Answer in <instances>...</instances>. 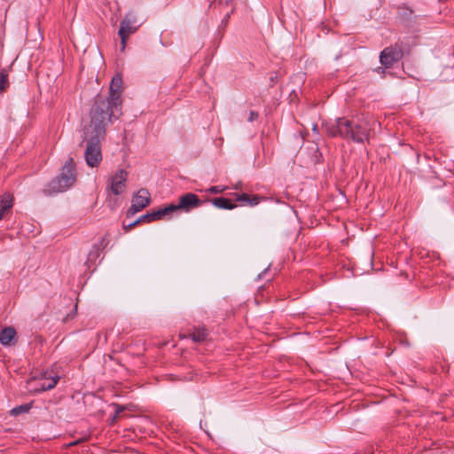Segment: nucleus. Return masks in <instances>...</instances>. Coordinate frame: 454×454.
<instances>
[{"label":"nucleus","mask_w":454,"mask_h":454,"mask_svg":"<svg viewBox=\"0 0 454 454\" xmlns=\"http://www.w3.org/2000/svg\"><path fill=\"white\" fill-rule=\"evenodd\" d=\"M16 331L13 327H5L0 332V342L4 346L13 345L16 341Z\"/></svg>","instance_id":"9b49d317"},{"label":"nucleus","mask_w":454,"mask_h":454,"mask_svg":"<svg viewBox=\"0 0 454 454\" xmlns=\"http://www.w3.org/2000/svg\"><path fill=\"white\" fill-rule=\"evenodd\" d=\"M403 58V51L398 45L385 48L380 55V61L386 68L391 67Z\"/></svg>","instance_id":"6e6552de"},{"label":"nucleus","mask_w":454,"mask_h":454,"mask_svg":"<svg viewBox=\"0 0 454 454\" xmlns=\"http://www.w3.org/2000/svg\"><path fill=\"white\" fill-rule=\"evenodd\" d=\"M369 129V124L366 121L356 123L346 118H338L324 124V129L328 136H340L357 143H363L368 138Z\"/></svg>","instance_id":"7ed1b4c3"},{"label":"nucleus","mask_w":454,"mask_h":454,"mask_svg":"<svg viewBox=\"0 0 454 454\" xmlns=\"http://www.w3.org/2000/svg\"><path fill=\"white\" fill-rule=\"evenodd\" d=\"M233 0H219V3L221 4H225V5H229L232 3Z\"/></svg>","instance_id":"4be33fe9"},{"label":"nucleus","mask_w":454,"mask_h":454,"mask_svg":"<svg viewBox=\"0 0 454 454\" xmlns=\"http://www.w3.org/2000/svg\"><path fill=\"white\" fill-rule=\"evenodd\" d=\"M137 19L136 16L133 13H129L125 16V18L121 20L120 28L118 31V34L121 37V51H123L126 47V43L129 38V36L135 33L137 29V27L136 25Z\"/></svg>","instance_id":"423d86ee"},{"label":"nucleus","mask_w":454,"mask_h":454,"mask_svg":"<svg viewBox=\"0 0 454 454\" xmlns=\"http://www.w3.org/2000/svg\"><path fill=\"white\" fill-rule=\"evenodd\" d=\"M5 213H7V212L3 210L2 208H0V220H2V218L4 216Z\"/></svg>","instance_id":"b1692460"},{"label":"nucleus","mask_w":454,"mask_h":454,"mask_svg":"<svg viewBox=\"0 0 454 454\" xmlns=\"http://www.w3.org/2000/svg\"><path fill=\"white\" fill-rule=\"evenodd\" d=\"M8 86V74L4 69H2L0 70V91L5 90Z\"/></svg>","instance_id":"f3484780"},{"label":"nucleus","mask_w":454,"mask_h":454,"mask_svg":"<svg viewBox=\"0 0 454 454\" xmlns=\"http://www.w3.org/2000/svg\"><path fill=\"white\" fill-rule=\"evenodd\" d=\"M30 409V405L29 404H23V405H20V406H17L15 408H13L12 411H11V414L13 415V416H17L20 413H23V412H27Z\"/></svg>","instance_id":"a211bd4d"},{"label":"nucleus","mask_w":454,"mask_h":454,"mask_svg":"<svg viewBox=\"0 0 454 454\" xmlns=\"http://www.w3.org/2000/svg\"><path fill=\"white\" fill-rule=\"evenodd\" d=\"M236 200L241 201V202H246L250 206H255L260 202L261 198L258 195H254V196L250 197L247 193H242V194H236Z\"/></svg>","instance_id":"ddd939ff"},{"label":"nucleus","mask_w":454,"mask_h":454,"mask_svg":"<svg viewBox=\"0 0 454 454\" xmlns=\"http://www.w3.org/2000/svg\"><path fill=\"white\" fill-rule=\"evenodd\" d=\"M207 191L210 193H222L224 191V188H221L220 186H212Z\"/></svg>","instance_id":"6ab92c4d"},{"label":"nucleus","mask_w":454,"mask_h":454,"mask_svg":"<svg viewBox=\"0 0 454 454\" xmlns=\"http://www.w3.org/2000/svg\"><path fill=\"white\" fill-rule=\"evenodd\" d=\"M151 196L147 189L142 188L133 196L132 204L127 212V216L134 215L150 205Z\"/></svg>","instance_id":"0eeeda50"},{"label":"nucleus","mask_w":454,"mask_h":454,"mask_svg":"<svg viewBox=\"0 0 454 454\" xmlns=\"http://www.w3.org/2000/svg\"><path fill=\"white\" fill-rule=\"evenodd\" d=\"M59 379V376L48 379L47 382H43L41 384L40 389H38L37 391H46L52 389L57 385Z\"/></svg>","instance_id":"dca6fc26"},{"label":"nucleus","mask_w":454,"mask_h":454,"mask_svg":"<svg viewBox=\"0 0 454 454\" xmlns=\"http://www.w3.org/2000/svg\"><path fill=\"white\" fill-rule=\"evenodd\" d=\"M378 69H379V70H381V72H382V73H384V70H383V68H381V67H379Z\"/></svg>","instance_id":"a878e982"},{"label":"nucleus","mask_w":454,"mask_h":454,"mask_svg":"<svg viewBox=\"0 0 454 454\" xmlns=\"http://www.w3.org/2000/svg\"><path fill=\"white\" fill-rule=\"evenodd\" d=\"M122 411H123L122 407H121L119 405H115V413L113 418V420H114Z\"/></svg>","instance_id":"412c9836"},{"label":"nucleus","mask_w":454,"mask_h":454,"mask_svg":"<svg viewBox=\"0 0 454 454\" xmlns=\"http://www.w3.org/2000/svg\"><path fill=\"white\" fill-rule=\"evenodd\" d=\"M257 118H258V113H256L254 111H251L249 113L248 121H254Z\"/></svg>","instance_id":"aec40b11"},{"label":"nucleus","mask_w":454,"mask_h":454,"mask_svg":"<svg viewBox=\"0 0 454 454\" xmlns=\"http://www.w3.org/2000/svg\"><path fill=\"white\" fill-rule=\"evenodd\" d=\"M201 205L202 201L199 199V197L194 193L189 192L181 196L177 204H170L162 209L164 211V215H168L177 210L189 212L191 209L198 207Z\"/></svg>","instance_id":"39448f33"},{"label":"nucleus","mask_w":454,"mask_h":454,"mask_svg":"<svg viewBox=\"0 0 454 454\" xmlns=\"http://www.w3.org/2000/svg\"><path fill=\"white\" fill-rule=\"evenodd\" d=\"M128 172L124 169L118 170L108 178V189L114 195L122 193L126 188Z\"/></svg>","instance_id":"1a4fd4ad"},{"label":"nucleus","mask_w":454,"mask_h":454,"mask_svg":"<svg viewBox=\"0 0 454 454\" xmlns=\"http://www.w3.org/2000/svg\"><path fill=\"white\" fill-rule=\"evenodd\" d=\"M107 244V241L106 240V239H102L101 241H100V246H102L103 247H105Z\"/></svg>","instance_id":"5701e85b"},{"label":"nucleus","mask_w":454,"mask_h":454,"mask_svg":"<svg viewBox=\"0 0 454 454\" xmlns=\"http://www.w3.org/2000/svg\"><path fill=\"white\" fill-rule=\"evenodd\" d=\"M163 216H165L164 211H163L162 208H160V209L153 211L151 213H147V214H145L144 215H141L135 222L129 223V226L126 227V228L128 230H129V229L135 227L136 225H137L138 223H140L142 222L150 223V222H153V221H156V220L161 219Z\"/></svg>","instance_id":"9d476101"},{"label":"nucleus","mask_w":454,"mask_h":454,"mask_svg":"<svg viewBox=\"0 0 454 454\" xmlns=\"http://www.w3.org/2000/svg\"><path fill=\"white\" fill-rule=\"evenodd\" d=\"M13 206V197L10 193H4L0 197V208L8 212Z\"/></svg>","instance_id":"4468645a"},{"label":"nucleus","mask_w":454,"mask_h":454,"mask_svg":"<svg viewBox=\"0 0 454 454\" xmlns=\"http://www.w3.org/2000/svg\"><path fill=\"white\" fill-rule=\"evenodd\" d=\"M212 204L218 207L223 209H233L236 207V205L231 203V201L229 199L219 197L215 198L211 200Z\"/></svg>","instance_id":"f8f14e48"},{"label":"nucleus","mask_w":454,"mask_h":454,"mask_svg":"<svg viewBox=\"0 0 454 454\" xmlns=\"http://www.w3.org/2000/svg\"><path fill=\"white\" fill-rule=\"evenodd\" d=\"M122 79L120 74L113 77L110 84V96L105 97L98 95L95 98L94 103L90 108V113H92L96 108L99 113L98 118L113 121L114 119L119 118L121 115V93Z\"/></svg>","instance_id":"f03ea898"},{"label":"nucleus","mask_w":454,"mask_h":454,"mask_svg":"<svg viewBox=\"0 0 454 454\" xmlns=\"http://www.w3.org/2000/svg\"><path fill=\"white\" fill-rule=\"evenodd\" d=\"M75 180L74 162L70 158L63 166L60 175L48 184L43 192L47 195H51L65 192L74 184Z\"/></svg>","instance_id":"20e7f679"},{"label":"nucleus","mask_w":454,"mask_h":454,"mask_svg":"<svg viewBox=\"0 0 454 454\" xmlns=\"http://www.w3.org/2000/svg\"><path fill=\"white\" fill-rule=\"evenodd\" d=\"M313 130H314V131H317V125H313Z\"/></svg>","instance_id":"393cba45"},{"label":"nucleus","mask_w":454,"mask_h":454,"mask_svg":"<svg viewBox=\"0 0 454 454\" xmlns=\"http://www.w3.org/2000/svg\"><path fill=\"white\" fill-rule=\"evenodd\" d=\"M96 108L90 113L88 120L83 121L82 142L86 144L84 158L88 166L98 167L102 160L101 144L105 140L106 128L111 121L98 118Z\"/></svg>","instance_id":"f257e3e1"},{"label":"nucleus","mask_w":454,"mask_h":454,"mask_svg":"<svg viewBox=\"0 0 454 454\" xmlns=\"http://www.w3.org/2000/svg\"><path fill=\"white\" fill-rule=\"evenodd\" d=\"M207 333L205 328H196L190 334V337L194 342H202L207 339Z\"/></svg>","instance_id":"2eb2a0df"}]
</instances>
